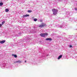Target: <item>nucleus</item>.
Masks as SVG:
<instances>
[{
	"label": "nucleus",
	"mask_w": 77,
	"mask_h": 77,
	"mask_svg": "<svg viewBox=\"0 0 77 77\" xmlns=\"http://www.w3.org/2000/svg\"><path fill=\"white\" fill-rule=\"evenodd\" d=\"M52 11L53 12V14L54 15H56L58 11L57 9H52Z\"/></svg>",
	"instance_id": "f257e3e1"
},
{
	"label": "nucleus",
	"mask_w": 77,
	"mask_h": 77,
	"mask_svg": "<svg viewBox=\"0 0 77 77\" xmlns=\"http://www.w3.org/2000/svg\"><path fill=\"white\" fill-rule=\"evenodd\" d=\"M48 35V34L47 33H42L40 34V36H42V37H44L45 36H47Z\"/></svg>",
	"instance_id": "f03ea898"
},
{
	"label": "nucleus",
	"mask_w": 77,
	"mask_h": 77,
	"mask_svg": "<svg viewBox=\"0 0 77 77\" xmlns=\"http://www.w3.org/2000/svg\"><path fill=\"white\" fill-rule=\"evenodd\" d=\"M46 25L44 23H42V24L40 25L39 26V27H40V28H42V27H44Z\"/></svg>",
	"instance_id": "7ed1b4c3"
},
{
	"label": "nucleus",
	"mask_w": 77,
	"mask_h": 77,
	"mask_svg": "<svg viewBox=\"0 0 77 77\" xmlns=\"http://www.w3.org/2000/svg\"><path fill=\"white\" fill-rule=\"evenodd\" d=\"M45 40L46 41H51L52 40V39L50 38H48L45 39Z\"/></svg>",
	"instance_id": "20e7f679"
},
{
	"label": "nucleus",
	"mask_w": 77,
	"mask_h": 77,
	"mask_svg": "<svg viewBox=\"0 0 77 77\" xmlns=\"http://www.w3.org/2000/svg\"><path fill=\"white\" fill-rule=\"evenodd\" d=\"M5 42H6V41L3 40V41H0V44H4Z\"/></svg>",
	"instance_id": "39448f33"
},
{
	"label": "nucleus",
	"mask_w": 77,
	"mask_h": 77,
	"mask_svg": "<svg viewBox=\"0 0 77 77\" xmlns=\"http://www.w3.org/2000/svg\"><path fill=\"white\" fill-rule=\"evenodd\" d=\"M62 57V55H60L57 58L58 59H60Z\"/></svg>",
	"instance_id": "423d86ee"
},
{
	"label": "nucleus",
	"mask_w": 77,
	"mask_h": 77,
	"mask_svg": "<svg viewBox=\"0 0 77 77\" xmlns=\"http://www.w3.org/2000/svg\"><path fill=\"white\" fill-rule=\"evenodd\" d=\"M21 61L20 60H18L17 61L14 62V63H21Z\"/></svg>",
	"instance_id": "0eeeda50"
},
{
	"label": "nucleus",
	"mask_w": 77,
	"mask_h": 77,
	"mask_svg": "<svg viewBox=\"0 0 77 77\" xmlns=\"http://www.w3.org/2000/svg\"><path fill=\"white\" fill-rule=\"evenodd\" d=\"M23 17H29V14H26L23 16Z\"/></svg>",
	"instance_id": "6e6552de"
},
{
	"label": "nucleus",
	"mask_w": 77,
	"mask_h": 77,
	"mask_svg": "<svg viewBox=\"0 0 77 77\" xmlns=\"http://www.w3.org/2000/svg\"><path fill=\"white\" fill-rule=\"evenodd\" d=\"M5 12H9V9H5Z\"/></svg>",
	"instance_id": "1a4fd4ad"
},
{
	"label": "nucleus",
	"mask_w": 77,
	"mask_h": 77,
	"mask_svg": "<svg viewBox=\"0 0 77 77\" xmlns=\"http://www.w3.org/2000/svg\"><path fill=\"white\" fill-rule=\"evenodd\" d=\"M12 56H14V57H15V58H17V55L13 54Z\"/></svg>",
	"instance_id": "9d476101"
},
{
	"label": "nucleus",
	"mask_w": 77,
	"mask_h": 77,
	"mask_svg": "<svg viewBox=\"0 0 77 77\" xmlns=\"http://www.w3.org/2000/svg\"><path fill=\"white\" fill-rule=\"evenodd\" d=\"M3 5V3L2 2H0V6H2Z\"/></svg>",
	"instance_id": "9b49d317"
},
{
	"label": "nucleus",
	"mask_w": 77,
	"mask_h": 77,
	"mask_svg": "<svg viewBox=\"0 0 77 77\" xmlns=\"http://www.w3.org/2000/svg\"><path fill=\"white\" fill-rule=\"evenodd\" d=\"M28 12L29 13H30V12H32V10H28Z\"/></svg>",
	"instance_id": "f8f14e48"
},
{
	"label": "nucleus",
	"mask_w": 77,
	"mask_h": 77,
	"mask_svg": "<svg viewBox=\"0 0 77 77\" xmlns=\"http://www.w3.org/2000/svg\"><path fill=\"white\" fill-rule=\"evenodd\" d=\"M5 21H4L2 22V25H3V24H5Z\"/></svg>",
	"instance_id": "ddd939ff"
},
{
	"label": "nucleus",
	"mask_w": 77,
	"mask_h": 77,
	"mask_svg": "<svg viewBox=\"0 0 77 77\" xmlns=\"http://www.w3.org/2000/svg\"><path fill=\"white\" fill-rule=\"evenodd\" d=\"M34 21H37V19L36 18L34 19Z\"/></svg>",
	"instance_id": "4468645a"
},
{
	"label": "nucleus",
	"mask_w": 77,
	"mask_h": 77,
	"mask_svg": "<svg viewBox=\"0 0 77 77\" xmlns=\"http://www.w3.org/2000/svg\"><path fill=\"white\" fill-rule=\"evenodd\" d=\"M72 47V45H70L69 46V47L70 48H71V47Z\"/></svg>",
	"instance_id": "2eb2a0df"
},
{
	"label": "nucleus",
	"mask_w": 77,
	"mask_h": 77,
	"mask_svg": "<svg viewBox=\"0 0 77 77\" xmlns=\"http://www.w3.org/2000/svg\"><path fill=\"white\" fill-rule=\"evenodd\" d=\"M2 24H0V27H2Z\"/></svg>",
	"instance_id": "dca6fc26"
},
{
	"label": "nucleus",
	"mask_w": 77,
	"mask_h": 77,
	"mask_svg": "<svg viewBox=\"0 0 77 77\" xmlns=\"http://www.w3.org/2000/svg\"><path fill=\"white\" fill-rule=\"evenodd\" d=\"M43 21L42 20H40V22H42Z\"/></svg>",
	"instance_id": "f3484780"
},
{
	"label": "nucleus",
	"mask_w": 77,
	"mask_h": 77,
	"mask_svg": "<svg viewBox=\"0 0 77 77\" xmlns=\"http://www.w3.org/2000/svg\"><path fill=\"white\" fill-rule=\"evenodd\" d=\"M25 63L26 62V60L25 61Z\"/></svg>",
	"instance_id": "a211bd4d"
}]
</instances>
